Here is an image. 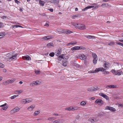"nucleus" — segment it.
Returning a JSON list of instances; mask_svg holds the SVG:
<instances>
[{"mask_svg":"<svg viewBox=\"0 0 123 123\" xmlns=\"http://www.w3.org/2000/svg\"><path fill=\"white\" fill-rule=\"evenodd\" d=\"M14 52L13 51L12 53H10L6 55V56L8 57H10L7 58V61L9 62L11 61L12 60L14 59V58L16 57L18 54H16L14 55Z\"/></svg>","mask_w":123,"mask_h":123,"instance_id":"f257e3e1","label":"nucleus"},{"mask_svg":"<svg viewBox=\"0 0 123 123\" xmlns=\"http://www.w3.org/2000/svg\"><path fill=\"white\" fill-rule=\"evenodd\" d=\"M106 69L103 68H96L95 70L91 71H90L91 73H93L96 72H98L100 71L104 72Z\"/></svg>","mask_w":123,"mask_h":123,"instance_id":"f03ea898","label":"nucleus"},{"mask_svg":"<svg viewBox=\"0 0 123 123\" xmlns=\"http://www.w3.org/2000/svg\"><path fill=\"white\" fill-rule=\"evenodd\" d=\"M76 27V28H78L79 29L81 30H83L86 29V27L85 25L83 24H77Z\"/></svg>","mask_w":123,"mask_h":123,"instance_id":"7ed1b4c3","label":"nucleus"},{"mask_svg":"<svg viewBox=\"0 0 123 123\" xmlns=\"http://www.w3.org/2000/svg\"><path fill=\"white\" fill-rule=\"evenodd\" d=\"M68 57L67 56H65L64 60L62 61V65L64 66H66L67 65V62Z\"/></svg>","mask_w":123,"mask_h":123,"instance_id":"20e7f679","label":"nucleus"},{"mask_svg":"<svg viewBox=\"0 0 123 123\" xmlns=\"http://www.w3.org/2000/svg\"><path fill=\"white\" fill-rule=\"evenodd\" d=\"M78 57L81 60H85L86 59V57L83 54H80L78 55Z\"/></svg>","mask_w":123,"mask_h":123,"instance_id":"39448f33","label":"nucleus"},{"mask_svg":"<svg viewBox=\"0 0 123 123\" xmlns=\"http://www.w3.org/2000/svg\"><path fill=\"white\" fill-rule=\"evenodd\" d=\"M15 79H13L11 80H7V81H5L4 82V84H8L9 83H13V82L15 81Z\"/></svg>","mask_w":123,"mask_h":123,"instance_id":"423d86ee","label":"nucleus"},{"mask_svg":"<svg viewBox=\"0 0 123 123\" xmlns=\"http://www.w3.org/2000/svg\"><path fill=\"white\" fill-rule=\"evenodd\" d=\"M105 110H109L112 112H115L116 111V109L114 108L109 106H107L105 107Z\"/></svg>","mask_w":123,"mask_h":123,"instance_id":"0eeeda50","label":"nucleus"},{"mask_svg":"<svg viewBox=\"0 0 123 123\" xmlns=\"http://www.w3.org/2000/svg\"><path fill=\"white\" fill-rule=\"evenodd\" d=\"M95 103L97 104L98 105H102L104 104V103L100 99H97L95 102Z\"/></svg>","mask_w":123,"mask_h":123,"instance_id":"6e6552de","label":"nucleus"},{"mask_svg":"<svg viewBox=\"0 0 123 123\" xmlns=\"http://www.w3.org/2000/svg\"><path fill=\"white\" fill-rule=\"evenodd\" d=\"M118 86V85H107L105 87V88L108 89L110 88H116L118 87V86Z\"/></svg>","mask_w":123,"mask_h":123,"instance_id":"1a4fd4ad","label":"nucleus"},{"mask_svg":"<svg viewBox=\"0 0 123 123\" xmlns=\"http://www.w3.org/2000/svg\"><path fill=\"white\" fill-rule=\"evenodd\" d=\"M65 121L64 120L62 119H58L53 122V123H62Z\"/></svg>","mask_w":123,"mask_h":123,"instance_id":"9d476101","label":"nucleus"},{"mask_svg":"<svg viewBox=\"0 0 123 123\" xmlns=\"http://www.w3.org/2000/svg\"><path fill=\"white\" fill-rule=\"evenodd\" d=\"M39 82L38 80H37L35 81H34L33 82L31 83L30 85L32 86H34L35 85H37L39 84Z\"/></svg>","mask_w":123,"mask_h":123,"instance_id":"9b49d317","label":"nucleus"},{"mask_svg":"<svg viewBox=\"0 0 123 123\" xmlns=\"http://www.w3.org/2000/svg\"><path fill=\"white\" fill-rule=\"evenodd\" d=\"M43 38L44 39L47 40H49L50 39L52 38V37L51 36H47L44 37Z\"/></svg>","mask_w":123,"mask_h":123,"instance_id":"f8f14e48","label":"nucleus"},{"mask_svg":"<svg viewBox=\"0 0 123 123\" xmlns=\"http://www.w3.org/2000/svg\"><path fill=\"white\" fill-rule=\"evenodd\" d=\"M89 121L91 122L92 123H94L95 122H96L98 121V119H92L91 118H90L89 119Z\"/></svg>","mask_w":123,"mask_h":123,"instance_id":"ddd939ff","label":"nucleus"},{"mask_svg":"<svg viewBox=\"0 0 123 123\" xmlns=\"http://www.w3.org/2000/svg\"><path fill=\"white\" fill-rule=\"evenodd\" d=\"M71 49L72 51L79 50V46H76L72 47L71 48Z\"/></svg>","mask_w":123,"mask_h":123,"instance_id":"4468645a","label":"nucleus"},{"mask_svg":"<svg viewBox=\"0 0 123 123\" xmlns=\"http://www.w3.org/2000/svg\"><path fill=\"white\" fill-rule=\"evenodd\" d=\"M73 32L69 30H65L63 31V33H65L66 34H70L71 33H73Z\"/></svg>","mask_w":123,"mask_h":123,"instance_id":"2eb2a0df","label":"nucleus"},{"mask_svg":"<svg viewBox=\"0 0 123 123\" xmlns=\"http://www.w3.org/2000/svg\"><path fill=\"white\" fill-rule=\"evenodd\" d=\"M35 107V105H31L27 109L29 110L30 111H31L33 110Z\"/></svg>","mask_w":123,"mask_h":123,"instance_id":"dca6fc26","label":"nucleus"},{"mask_svg":"<svg viewBox=\"0 0 123 123\" xmlns=\"http://www.w3.org/2000/svg\"><path fill=\"white\" fill-rule=\"evenodd\" d=\"M24 58L25 59L28 61H30L31 59V57L29 55L24 56Z\"/></svg>","mask_w":123,"mask_h":123,"instance_id":"f3484780","label":"nucleus"},{"mask_svg":"<svg viewBox=\"0 0 123 123\" xmlns=\"http://www.w3.org/2000/svg\"><path fill=\"white\" fill-rule=\"evenodd\" d=\"M39 4L40 6H43L44 5L45 2L44 1L40 0L39 1Z\"/></svg>","mask_w":123,"mask_h":123,"instance_id":"a211bd4d","label":"nucleus"},{"mask_svg":"<svg viewBox=\"0 0 123 123\" xmlns=\"http://www.w3.org/2000/svg\"><path fill=\"white\" fill-rule=\"evenodd\" d=\"M40 111L39 110H38L37 111L35 112L34 116H36L38 115L40 113Z\"/></svg>","mask_w":123,"mask_h":123,"instance_id":"6ab92c4d","label":"nucleus"},{"mask_svg":"<svg viewBox=\"0 0 123 123\" xmlns=\"http://www.w3.org/2000/svg\"><path fill=\"white\" fill-rule=\"evenodd\" d=\"M5 35V32H2L0 33V39L3 37Z\"/></svg>","mask_w":123,"mask_h":123,"instance_id":"aec40b11","label":"nucleus"},{"mask_svg":"<svg viewBox=\"0 0 123 123\" xmlns=\"http://www.w3.org/2000/svg\"><path fill=\"white\" fill-rule=\"evenodd\" d=\"M52 1L55 3V4H58L59 3V0H52Z\"/></svg>","mask_w":123,"mask_h":123,"instance_id":"412c9836","label":"nucleus"},{"mask_svg":"<svg viewBox=\"0 0 123 123\" xmlns=\"http://www.w3.org/2000/svg\"><path fill=\"white\" fill-rule=\"evenodd\" d=\"M26 100H27V103H29L31 102L32 101V99L29 98H26Z\"/></svg>","mask_w":123,"mask_h":123,"instance_id":"4be33fe9","label":"nucleus"},{"mask_svg":"<svg viewBox=\"0 0 123 123\" xmlns=\"http://www.w3.org/2000/svg\"><path fill=\"white\" fill-rule=\"evenodd\" d=\"M47 46L48 47H49V46H52V47H54V44L53 43H49L47 44Z\"/></svg>","mask_w":123,"mask_h":123,"instance_id":"5701e85b","label":"nucleus"},{"mask_svg":"<svg viewBox=\"0 0 123 123\" xmlns=\"http://www.w3.org/2000/svg\"><path fill=\"white\" fill-rule=\"evenodd\" d=\"M115 43L114 42L112 41L110 42L108 44V45L111 46H112L114 45L115 44Z\"/></svg>","mask_w":123,"mask_h":123,"instance_id":"b1692460","label":"nucleus"},{"mask_svg":"<svg viewBox=\"0 0 123 123\" xmlns=\"http://www.w3.org/2000/svg\"><path fill=\"white\" fill-rule=\"evenodd\" d=\"M98 58L94 59L93 60V62L94 64V65L96 64L97 62Z\"/></svg>","mask_w":123,"mask_h":123,"instance_id":"393cba45","label":"nucleus"},{"mask_svg":"<svg viewBox=\"0 0 123 123\" xmlns=\"http://www.w3.org/2000/svg\"><path fill=\"white\" fill-rule=\"evenodd\" d=\"M99 95L100 96L103 97L104 98H105L106 95L103 93H99Z\"/></svg>","mask_w":123,"mask_h":123,"instance_id":"a878e982","label":"nucleus"},{"mask_svg":"<svg viewBox=\"0 0 123 123\" xmlns=\"http://www.w3.org/2000/svg\"><path fill=\"white\" fill-rule=\"evenodd\" d=\"M86 49V48L82 46H79V50L81 49Z\"/></svg>","mask_w":123,"mask_h":123,"instance_id":"bb28decb","label":"nucleus"},{"mask_svg":"<svg viewBox=\"0 0 123 123\" xmlns=\"http://www.w3.org/2000/svg\"><path fill=\"white\" fill-rule=\"evenodd\" d=\"M86 102L82 101L80 103V105L82 106H84L86 105Z\"/></svg>","mask_w":123,"mask_h":123,"instance_id":"cd10ccee","label":"nucleus"},{"mask_svg":"<svg viewBox=\"0 0 123 123\" xmlns=\"http://www.w3.org/2000/svg\"><path fill=\"white\" fill-rule=\"evenodd\" d=\"M77 43V42L76 41H74L73 42H71V43H69L67 44V46H68L70 44L72 45H73Z\"/></svg>","mask_w":123,"mask_h":123,"instance_id":"c85d7f7f","label":"nucleus"},{"mask_svg":"<svg viewBox=\"0 0 123 123\" xmlns=\"http://www.w3.org/2000/svg\"><path fill=\"white\" fill-rule=\"evenodd\" d=\"M92 87L93 88V91H95L99 89L97 86H95V87Z\"/></svg>","mask_w":123,"mask_h":123,"instance_id":"c756f323","label":"nucleus"},{"mask_svg":"<svg viewBox=\"0 0 123 123\" xmlns=\"http://www.w3.org/2000/svg\"><path fill=\"white\" fill-rule=\"evenodd\" d=\"M27 100L26 99H23L21 101L22 103L26 104L27 103Z\"/></svg>","mask_w":123,"mask_h":123,"instance_id":"7c9ffc66","label":"nucleus"},{"mask_svg":"<svg viewBox=\"0 0 123 123\" xmlns=\"http://www.w3.org/2000/svg\"><path fill=\"white\" fill-rule=\"evenodd\" d=\"M23 92V90H22L16 91L15 92H16L18 94H19Z\"/></svg>","mask_w":123,"mask_h":123,"instance_id":"2f4dec72","label":"nucleus"},{"mask_svg":"<svg viewBox=\"0 0 123 123\" xmlns=\"http://www.w3.org/2000/svg\"><path fill=\"white\" fill-rule=\"evenodd\" d=\"M123 73L122 71L118 72L117 71V73L115 74V75H120Z\"/></svg>","mask_w":123,"mask_h":123,"instance_id":"473e14b6","label":"nucleus"},{"mask_svg":"<svg viewBox=\"0 0 123 123\" xmlns=\"http://www.w3.org/2000/svg\"><path fill=\"white\" fill-rule=\"evenodd\" d=\"M92 55L93 59L95 58H98L97 55L95 54H93Z\"/></svg>","mask_w":123,"mask_h":123,"instance_id":"72a5a7b5","label":"nucleus"},{"mask_svg":"<svg viewBox=\"0 0 123 123\" xmlns=\"http://www.w3.org/2000/svg\"><path fill=\"white\" fill-rule=\"evenodd\" d=\"M111 71L115 75L117 73V71L114 69H112Z\"/></svg>","mask_w":123,"mask_h":123,"instance_id":"f704fd0d","label":"nucleus"},{"mask_svg":"<svg viewBox=\"0 0 123 123\" xmlns=\"http://www.w3.org/2000/svg\"><path fill=\"white\" fill-rule=\"evenodd\" d=\"M18 95H14L11 97L10 98L11 99H14L15 98L18 97Z\"/></svg>","mask_w":123,"mask_h":123,"instance_id":"c9c22d12","label":"nucleus"},{"mask_svg":"<svg viewBox=\"0 0 123 123\" xmlns=\"http://www.w3.org/2000/svg\"><path fill=\"white\" fill-rule=\"evenodd\" d=\"M35 73L37 74H39L41 73V72L40 71L35 70Z\"/></svg>","mask_w":123,"mask_h":123,"instance_id":"e433bc0d","label":"nucleus"},{"mask_svg":"<svg viewBox=\"0 0 123 123\" xmlns=\"http://www.w3.org/2000/svg\"><path fill=\"white\" fill-rule=\"evenodd\" d=\"M16 112V111H15V110H14V108L12 110L10 111V113H11L13 114Z\"/></svg>","mask_w":123,"mask_h":123,"instance_id":"4c0bfd02","label":"nucleus"},{"mask_svg":"<svg viewBox=\"0 0 123 123\" xmlns=\"http://www.w3.org/2000/svg\"><path fill=\"white\" fill-rule=\"evenodd\" d=\"M54 55L55 53L53 52H52L49 54V55L51 57H53L54 56Z\"/></svg>","mask_w":123,"mask_h":123,"instance_id":"58836bf2","label":"nucleus"},{"mask_svg":"<svg viewBox=\"0 0 123 123\" xmlns=\"http://www.w3.org/2000/svg\"><path fill=\"white\" fill-rule=\"evenodd\" d=\"M72 107H69L68 108H66L65 109V110H68V111H71L72 110Z\"/></svg>","mask_w":123,"mask_h":123,"instance_id":"ea45409f","label":"nucleus"},{"mask_svg":"<svg viewBox=\"0 0 123 123\" xmlns=\"http://www.w3.org/2000/svg\"><path fill=\"white\" fill-rule=\"evenodd\" d=\"M85 37L88 38H90L91 39H92L93 36H85Z\"/></svg>","mask_w":123,"mask_h":123,"instance_id":"a19ab883","label":"nucleus"},{"mask_svg":"<svg viewBox=\"0 0 123 123\" xmlns=\"http://www.w3.org/2000/svg\"><path fill=\"white\" fill-rule=\"evenodd\" d=\"M93 88L92 87H91L87 89V90L89 91H93Z\"/></svg>","mask_w":123,"mask_h":123,"instance_id":"79ce46f5","label":"nucleus"},{"mask_svg":"<svg viewBox=\"0 0 123 123\" xmlns=\"http://www.w3.org/2000/svg\"><path fill=\"white\" fill-rule=\"evenodd\" d=\"M4 67V65L1 63H0V68H3Z\"/></svg>","mask_w":123,"mask_h":123,"instance_id":"37998d69","label":"nucleus"},{"mask_svg":"<svg viewBox=\"0 0 123 123\" xmlns=\"http://www.w3.org/2000/svg\"><path fill=\"white\" fill-rule=\"evenodd\" d=\"M14 110H15V111H16V112H17L20 109L19 108L17 107H16L15 108H14Z\"/></svg>","mask_w":123,"mask_h":123,"instance_id":"c03bdc74","label":"nucleus"},{"mask_svg":"<svg viewBox=\"0 0 123 123\" xmlns=\"http://www.w3.org/2000/svg\"><path fill=\"white\" fill-rule=\"evenodd\" d=\"M72 110H75L77 109H78L79 108L78 107H72Z\"/></svg>","mask_w":123,"mask_h":123,"instance_id":"a18cd8bd","label":"nucleus"},{"mask_svg":"<svg viewBox=\"0 0 123 123\" xmlns=\"http://www.w3.org/2000/svg\"><path fill=\"white\" fill-rule=\"evenodd\" d=\"M64 54H62L61 55H60L59 56L62 59H64Z\"/></svg>","mask_w":123,"mask_h":123,"instance_id":"49530a36","label":"nucleus"},{"mask_svg":"<svg viewBox=\"0 0 123 123\" xmlns=\"http://www.w3.org/2000/svg\"><path fill=\"white\" fill-rule=\"evenodd\" d=\"M117 44L120 45L123 47V43L120 42L117 43Z\"/></svg>","mask_w":123,"mask_h":123,"instance_id":"de8ad7c7","label":"nucleus"},{"mask_svg":"<svg viewBox=\"0 0 123 123\" xmlns=\"http://www.w3.org/2000/svg\"><path fill=\"white\" fill-rule=\"evenodd\" d=\"M108 4L104 3V4H102V5H101V6H108Z\"/></svg>","mask_w":123,"mask_h":123,"instance_id":"09e8293b","label":"nucleus"},{"mask_svg":"<svg viewBox=\"0 0 123 123\" xmlns=\"http://www.w3.org/2000/svg\"><path fill=\"white\" fill-rule=\"evenodd\" d=\"M74 66L78 67H79L80 66V65L79 64L76 63L74 64Z\"/></svg>","mask_w":123,"mask_h":123,"instance_id":"8fccbe9b","label":"nucleus"},{"mask_svg":"<svg viewBox=\"0 0 123 123\" xmlns=\"http://www.w3.org/2000/svg\"><path fill=\"white\" fill-rule=\"evenodd\" d=\"M94 7V6H88L86 7L87 8V9H88L91 8H93Z\"/></svg>","mask_w":123,"mask_h":123,"instance_id":"3c124183","label":"nucleus"},{"mask_svg":"<svg viewBox=\"0 0 123 123\" xmlns=\"http://www.w3.org/2000/svg\"><path fill=\"white\" fill-rule=\"evenodd\" d=\"M71 23L72 25H73V26H75V27L76 28V25H77V24H75L74 22H72Z\"/></svg>","mask_w":123,"mask_h":123,"instance_id":"603ef678","label":"nucleus"},{"mask_svg":"<svg viewBox=\"0 0 123 123\" xmlns=\"http://www.w3.org/2000/svg\"><path fill=\"white\" fill-rule=\"evenodd\" d=\"M7 105L6 103H5L4 104L1 105L0 106V107H3Z\"/></svg>","mask_w":123,"mask_h":123,"instance_id":"864d4df0","label":"nucleus"},{"mask_svg":"<svg viewBox=\"0 0 123 123\" xmlns=\"http://www.w3.org/2000/svg\"><path fill=\"white\" fill-rule=\"evenodd\" d=\"M104 98H105L107 100H109V97L107 96L106 95L105 96Z\"/></svg>","mask_w":123,"mask_h":123,"instance_id":"5fc2aeb1","label":"nucleus"},{"mask_svg":"<svg viewBox=\"0 0 123 123\" xmlns=\"http://www.w3.org/2000/svg\"><path fill=\"white\" fill-rule=\"evenodd\" d=\"M39 14L40 15H42V16H46L47 15L44 13H43L42 14H41V13H39Z\"/></svg>","mask_w":123,"mask_h":123,"instance_id":"6e6d98bb","label":"nucleus"},{"mask_svg":"<svg viewBox=\"0 0 123 123\" xmlns=\"http://www.w3.org/2000/svg\"><path fill=\"white\" fill-rule=\"evenodd\" d=\"M15 2V3L17 4H18L20 3V2L19 1H18V0H14Z\"/></svg>","mask_w":123,"mask_h":123,"instance_id":"4d7b16f0","label":"nucleus"},{"mask_svg":"<svg viewBox=\"0 0 123 123\" xmlns=\"http://www.w3.org/2000/svg\"><path fill=\"white\" fill-rule=\"evenodd\" d=\"M8 107L7 106L6 107H3L1 109V110H6L7 108H8Z\"/></svg>","mask_w":123,"mask_h":123,"instance_id":"13d9d810","label":"nucleus"},{"mask_svg":"<svg viewBox=\"0 0 123 123\" xmlns=\"http://www.w3.org/2000/svg\"><path fill=\"white\" fill-rule=\"evenodd\" d=\"M58 30L57 31L58 32H61L62 33H63V31L60 30L58 29Z\"/></svg>","mask_w":123,"mask_h":123,"instance_id":"bf43d9fd","label":"nucleus"},{"mask_svg":"<svg viewBox=\"0 0 123 123\" xmlns=\"http://www.w3.org/2000/svg\"><path fill=\"white\" fill-rule=\"evenodd\" d=\"M109 73V72L107 71H105L104 72V73L105 74H108Z\"/></svg>","mask_w":123,"mask_h":123,"instance_id":"052dcab7","label":"nucleus"},{"mask_svg":"<svg viewBox=\"0 0 123 123\" xmlns=\"http://www.w3.org/2000/svg\"><path fill=\"white\" fill-rule=\"evenodd\" d=\"M78 16V15H74L72 16L73 17L72 18L73 19L75 18H77Z\"/></svg>","mask_w":123,"mask_h":123,"instance_id":"680f3d73","label":"nucleus"},{"mask_svg":"<svg viewBox=\"0 0 123 123\" xmlns=\"http://www.w3.org/2000/svg\"><path fill=\"white\" fill-rule=\"evenodd\" d=\"M48 10H49L50 12H53V9L51 8V9H48Z\"/></svg>","mask_w":123,"mask_h":123,"instance_id":"e2e57ef3","label":"nucleus"},{"mask_svg":"<svg viewBox=\"0 0 123 123\" xmlns=\"http://www.w3.org/2000/svg\"><path fill=\"white\" fill-rule=\"evenodd\" d=\"M104 116V115L103 114H99V113L98 115V116H100V117H102V116Z\"/></svg>","mask_w":123,"mask_h":123,"instance_id":"0e129e2a","label":"nucleus"},{"mask_svg":"<svg viewBox=\"0 0 123 123\" xmlns=\"http://www.w3.org/2000/svg\"><path fill=\"white\" fill-rule=\"evenodd\" d=\"M18 25H14L13 26H12V27H13V28H18Z\"/></svg>","mask_w":123,"mask_h":123,"instance_id":"69168bd1","label":"nucleus"},{"mask_svg":"<svg viewBox=\"0 0 123 123\" xmlns=\"http://www.w3.org/2000/svg\"><path fill=\"white\" fill-rule=\"evenodd\" d=\"M61 51H59L58 52V53H57V54L58 55H57V54L56 55L58 56V55H59L60 54H61Z\"/></svg>","mask_w":123,"mask_h":123,"instance_id":"338daca9","label":"nucleus"},{"mask_svg":"<svg viewBox=\"0 0 123 123\" xmlns=\"http://www.w3.org/2000/svg\"><path fill=\"white\" fill-rule=\"evenodd\" d=\"M7 17L5 16H3L2 17V18L3 19H5V18H6Z\"/></svg>","mask_w":123,"mask_h":123,"instance_id":"774afa93","label":"nucleus"}]
</instances>
